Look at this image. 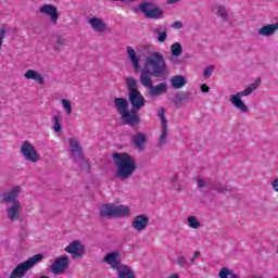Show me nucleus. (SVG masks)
<instances>
[{"instance_id":"obj_1","label":"nucleus","mask_w":278,"mask_h":278,"mask_svg":"<svg viewBox=\"0 0 278 278\" xmlns=\"http://www.w3.org/2000/svg\"><path fill=\"white\" fill-rule=\"evenodd\" d=\"M168 71V65H166V59L160 52H153L146 58L143 68L140 72V84L143 88H148V96L162 97L168 92V85L166 83H161L159 85H153L151 77H164Z\"/></svg>"},{"instance_id":"obj_2","label":"nucleus","mask_w":278,"mask_h":278,"mask_svg":"<svg viewBox=\"0 0 278 278\" xmlns=\"http://www.w3.org/2000/svg\"><path fill=\"white\" fill-rule=\"evenodd\" d=\"M113 164L115 166V177L119 181L131 179L138 166L134 156L125 152H115L112 154Z\"/></svg>"},{"instance_id":"obj_3","label":"nucleus","mask_w":278,"mask_h":278,"mask_svg":"<svg viewBox=\"0 0 278 278\" xmlns=\"http://www.w3.org/2000/svg\"><path fill=\"white\" fill-rule=\"evenodd\" d=\"M114 108L122 118L123 125H129L132 129H139L140 116L129 111V101L125 98H115L113 100Z\"/></svg>"},{"instance_id":"obj_4","label":"nucleus","mask_w":278,"mask_h":278,"mask_svg":"<svg viewBox=\"0 0 278 278\" xmlns=\"http://www.w3.org/2000/svg\"><path fill=\"white\" fill-rule=\"evenodd\" d=\"M126 86L128 88V101L132 108L131 112L136 114V112H140L147 105V100L138 90V81L134 77L126 78Z\"/></svg>"},{"instance_id":"obj_5","label":"nucleus","mask_w":278,"mask_h":278,"mask_svg":"<svg viewBox=\"0 0 278 278\" xmlns=\"http://www.w3.org/2000/svg\"><path fill=\"white\" fill-rule=\"evenodd\" d=\"M70 157L75 164H78L80 170L90 173V163H88V160L84 155L81 144L75 138L70 139Z\"/></svg>"},{"instance_id":"obj_6","label":"nucleus","mask_w":278,"mask_h":278,"mask_svg":"<svg viewBox=\"0 0 278 278\" xmlns=\"http://www.w3.org/2000/svg\"><path fill=\"white\" fill-rule=\"evenodd\" d=\"M260 87V80L254 81L248 86L243 91H239L236 94L230 96V103L239 110L242 114H249V106L242 101V97H249L253 91L257 90Z\"/></svg>"},{"instance_id":"obj_7","label":"nucleus","mask_w":278,"mask_h":278,"mask_svg":"<svg viewBox=\"0 0 278 278\" xmlns=\"http://www.w3.org/2000/svg\"><path fill=\"white\" fill-rule=\"evenodd\" d=\"M99 214L101 218H125L131 214V211L129 206L106 203L101 207Z\"/></svg>"},{"instance_id":"obj_8","label":"nucleus","mask_w":278,"mask_h":278,"mask_svg":"<svg viewBox=\"0 0 278 278\" xmlns=\"http://www.w3.org/2000/svg\"><path fill=\"white\" fill-rule=\"evenodd\" d=\"M45 256L42 254H36L28 260L20 263L11 273L9 278H23L27 275L28 270H31L38 262H42Z\"/></svg>"},{"instance_id":"obj_9","label":"nucleus","mask_w":278,"mask_h":278,"mask_svg":"<svg viewBox=\"0 0 278 278\" xmlns=\"http://www.w3.org/2000/svg\"><path fill=\"white\" fill-rule=\"evenodd\" d=\"M157 116L161 119V136L159 138V149H162L168 142V121L166 119V110L160 108Z\"/></svg>"},{"instance_id":"obj_10","label":"nucleus","mask_w":278,"mask_h":278,"mask_svg":"<svg viewBox=\"0 0 278 278\" xmlns=\"http://www.w3.org/2000/svg\"><path fill=\"white\" fill-rule=\"evenodd\" d=\"M139 10L147 18H152V21L164 18V10L160 9V7H153L150 3L143 2L139 4Z\"/></svg>"},{"instance_id":"obj_11","label":"nucleus","mask_w":278,"mask_h":278,"mask_svg":"<svg viewBox=\"0 0 278 278\" xmlns=\"http://www.w3.org/2000/svg\"><path fill=\"white\" fill-rule=\"evenodd\" d=\"M21 153L25 160H27V162H31L33 164H36V162L39 160L36 148H34V146L30 144L27 140L23 142L21 147Z\"/></svg>"},{"instance_id":"obj_12","label":"nucleus","mask_w":278,"mask_h":278,"mask_svg":"<svg viewBox=\"0 0 278 278\" xmlns=\"http://www.w3.org/2000/svg\"><path fill=\"white\" fill-rule=\"evenodd\" d=\"M66 253L72 254V260H81L86 255V249L79 241H72L66 248Z\"/></svg>"},{"instance_id":"obj_13","label":"nucleus","mask_w":278,"mask_h":278,"mask_svg":"<svg viewBox=\"0 0 278 278\" xmlns=\"http://www.w3.org/2000/svg\"><path fill=\"white\" fill-rule=\"evenodd\" d=\"M68 256L63 255L54 260L53 264L51 265V273L53 275H63L68 268Z\"/></svg>"},{"instance_id":"obj_14","label":"nucleus","mask_w":278,"mask_h":278,"mask_svg":"<svg viewBox=\"0 0 278 278\" xmlns=\"http://www.w3.org/2000/svg\"><path fill=\"white\" fill-rule=\"evenodd\" d=\"M103 262L109 264L113 270H118V268L125 266V264L122 263L121 253L116 251L106 254Z\"/></svg>"},{"instance_id":"obj_15","label":"nucleus","mask_w":278,"mask_h":278,"mask_svg":"<svg viewBox=\"0 0 278 278\" xmlns=\"http://www.w3.org/2000/svg\"><path fill=\"white\" fill-rule=\"evenodd\" d=\"M39 12L40 14L50 16L52 25H58L60 13L58 12V8H55L53 4H43L40 7Z\"/></svg>"},{"instance_id":"obj_16","label":"nucleus","mask_w":278,"mask_h":278,"mask_svg":"<svg viewBox=\"0 0 278 278\" xmlns=\"http://www.w3.org/2000/svg\"><path fill=\"white\" fill-rule=\"evenodd\" d=\"M23 190L21 189V186H16L10 191L4 192L2 194V200L4 201V203H12V205H16V203H20L18 194H21Z\"/></svg>"},{"instance_id":"obj_17","label":"nucleus","mask_w":278,"mask_h":278,"mask_svg":"<svg viewBox=\"0 0 278 278\" xmlns=\"http://www.w3.org/2000/svg\"><path fill=\"white\" fill-rule=\"evenodd\" d=\"M132 227L135 231H144V229L149 227V216L144 214L135 216L132 220Z\"/></svg>"},{"instance_id":"obj_18","label":"nucleus","mask_w":278,"mask_h":278,"mask_svg":"<svg viewBox=\"0 0 278 278\" xmlns=\"http://www.w3.org/2000/svg\"><path fill=\"white\" fill-rule=\"evenodd\" d=\"M88 23L98 34H105V31L110 29L108 24H105L101 17H91Z\"/></svg>"},{"instance_id":"obj_19","label":"nucleus","mask_w":278,"mask_h":278,"mask_svg":"<svg viewBox=\"0 0 278 278\" xmlns=\"http://www.w3.org/2000/svg\"><path fill=\"white\" fill-rule=\"evenodd\" d=\"M278 30V23H274V24H267L262 26L258 29V36H263L264 38H270L271 36H275V34H277Z\"/></svg>"},{"instance_id":"obj_20","label":"nucleus","mask_w":278,"mask_h":278,"mask_svg":"<svg viewBox=\"0 0 278 278\" xmlns=\"http://www.w3.org/2000/svg\"><path fill=\"white\" fill-rule=\"evenodd\" d=\"M147 135L144 132H137L132 136V144L138 151H144V144L148 142Z\"/></svg>"},{"instance_id":"obj_21","label":"nucleus","mask_w":278,"mask_h":278,"mask_svg":"<svg viewBox=\"0 0 278 278\" xmlns=\"http://www.w3.org/2000/svg\"><path fill=\"white\" fill-rule=\"evenodd\" d=\"M7 214L9 220H18L21 218V202L12 204V206L7 207Z\"/></svg>"},{"instance_id":"obj_22","label":"nucleus","mask_w":278,"mask_h":278,"mask_svg":"<svg viewBox=\"0 0 278 278\" xmlns=\"http://www.w3.org/2000/svg\"><path fill=\"white\" fill-rule=\"evenodd\" d=\"M126 51L128 53V58L134 66L135 73H138L140 71V59L138 55H136V50L131 46H128L126 48Z\"/></svg>"},{"instance_id":"obj_23","label":"nucleus","mask_w":278,"mask_h":278,"mask_svg":"<svg viewBox=\"0 0 278 278\" xmlns=\"http://www.w3.org/2000/svg\"><path fill=\"white\" fill-rule=\"evenodd\" d=\"M169 83L175 90H181L188 84V79L184 75H176L169 79Z\"/></svg>"},{"instance_id":"obj_24","label":"nucleus","mask_w":278,"mask_h":278,"mask_svg":"<svg viewBox=\"0 0 278 278\" xmlns=\"http://www.w3.org/2000/svg\"><path fill=\"white\" fill-rule=\"evenodd\" d=\"M117 278H136V271L127 265H123L117 270Z\"/></svg>"},{"instance_id":"obj_25","label":"nucleus","mask_w":278,"mask_h":278,"mask_svg":"<svg viewBox=\"0 0 278 278\" xmlns=\"http://www.w3.org/2000/svg\"><path fill=\"white\" fill-rule=\"evenodd\" d=\"M24 77L26 79H34V81H37L40 86L45 84V77L40 75V73L34 71V70H28L25 72Z\"/></svg>"},{"instance_id":"obj_26","label":"nucleus","mask_w":278,"mask_h":278,"mask_svg":"<svg viewBox=\"0 0 278 278\" xmlns=\"http://www.w3.org/2000/svg\"><path fill=\"white\" fill-rule=\"evenodd\" d=\"M152 33H154L157 36L159 42H166V39L168 38V27H156L152 29Z\"/></svg>"},{"instance_id":"obj_27","label":"nucleus","mask_w":278,"mask_h":278,"mask_svg":"<svg viewBox=\"0 0 278 278\" xmlns=\"http://www.w3.org/2000/svg\"><path fill=\"white\" fill-rule=\"evenodd\" d=\"M173 101L174 103H176V105H181V103L190 101V92L188 91L178 92L174 96Z\"/></svg>"},{"instance_id":"obj_28","label":"nucleus","mask_w":278,"mask_h":278,"mask_svg":"<svg viewBox=\"0 0 278 278\" xmlns=\"http://www.w3.org/2000/svg\"><path fill=\"white\" fill-rule=\"evenodd\" d=\"M214 12L217 16L222 17V21L224 23H227V21H229V13H227V9L225 8V5H217Z\"/></svg>"},{"instance_id":"obj_29","label":"nucleus","mask_w":278,"mask_h":278,"mask_svg":"<svg viewBox=\"0 0 278 278\" xmlns=\"http://www.w3.org/2000/svg\"><path fill=\"white\" fill-rule=\"evenodd\" d=\"M170 51H172L170 60L173 61V58H179V55L184 53V48L181 47V43L176 42L170 46Z\"/></svg>"},{"instance_id":"obj_30","label":"nucleus","mask_w":278,"mask_h":278,"mask_svg":"<svg viewBox=\"0 0 278 278\" xmlns=\"http://www.w3.org/2000/svg\"><path fill=\"white\" fill-rule=\"evenodd\" d=\"M213 188L214 190L220 192L222 194H231V188H229V186H224L220 182H215Z\"/></svg>"},{"instance_id":"obj_31","label":"nucleus","mask_w":278,"mask_h":278,"mask_svg":"<svg viewBox=\"0 0 278 278\" xmlns=\"http://www.w3.org/2000/svg\"><path fill=\"white\" fill-rule=\"evenodd\" d=\"M187 223L191 229H199L201 227V222L195 216L187 217Z\"/></svg>"},{"instance_id":"obj_32","label":"nucleus","mask_w":278,"mask_h":278,"mask_svg":"<svg viewBox=\"0 0 278 278\" xmlns=\"http://www.w3.org/2000/svg\"><path fill=\"white\" fill-rule=\"evenodd\" d=\"M239 278L238 275L231 273V270L227 267H223L219 271V278Z\"/></svg>"},{"instance_id":"obj_33","label":"nucleus","mask_w":278,"mask_h":278,"mask_svg":"<svg viewBox=\"0 0 278 278\" xmlns=\"http://www.w3.org/2000/svg\"><path fill=\"white\" fill-rule=\"evenodd\" d=\"M61 103L63 110L66 112L68 116H71V114H73V104H71V102L66 99H61Z\"/></svg>"},{"instance_id":"obj_34","label":"nucleus","mask_w":278,"mask_h":278,"mask_svg":"<svg viewBox=\"0 0 278 278\" xmlns=\"http://www.w3.org/2000/svg\"><path fill=\"white\" fill-rule=\"evenodd\" d=\"M67 40L62 37H58V40L54 43V51H62V47L66 46Z\"/></svg>"},{"instance_id":"obj_35","label":"nucleus","mask_w":278,"mask_h":278,"mask_svg":"<svg viewBox=\"0 0 278 278\" xmlns=\"http://www.w3.org/2000/svg\"><path fill=\"white\" fill-rule=\"evenodd\" d=\"M176 264L181 268H186L189 266L188 258L185 255H180L176 258Z\"/></svg>"},{"instance_id":"obj_36","label":"nucleus","mask_w":278,"mask_h":278,"mask_svg":"<svg viewBox=\"0 0 278 278\" xmlns=\"http://www.w3.org/2000/svg\"><path fill=\"white\" fill-rule=\"evenodd\" d=\"M52 128H53V131H55L56 134H60V131H62V124H60V119L58 115L54 116V124Z\"/></svg>"},{"instance_id":"obj_37","label":"nucleus","mask_w":278,"mask_h":278,"mask_svg":"<svg viewBox=\"0 0 278 278\" xmlns=\"http://www.w3.org/2000/svg\"><path fill=\"white\" fill-rule=\"evenodd\" d=\"M214 73V65H208L204 68L203 75L204 77H212V74Z\"/></svg>"},{"instance_id":"obj_38","label":"nucleus","mask_w":278,"mask_h":278,"mask_svg":"<svg viewBox=\"0 0 278 278\" xmlns=\"http://www.w3.org/2000/svg\"><path fill=\"white\" fill-rule=\"evenodd\" d=\"M197 186H198V190H203V188H205V186H207V182L205 181V179L198 177Z\"/></svg>"},{"instance_id":"obj_39","label":"nucleus","mask_w":278,"mask_h":278,"mask_svg":"<svg viewBox=\"0 0 278 278\" xmlns=\"http://www.w3.org/2000/svg\"><path fill=\"white\" fill-rule=\"evenodd\" d=\"M8 34V30L5 28H0V49L3 47V38H5V35Z\"/></svg>"},{"instance_id":"obj_40","label":"nucleus","mask_w":278,"mask_h":278,"mask_svg":"<svg viewBox=\"0 0 278 278\" xmlns=\"http://www.w3.org/2000/svg\"><path fill=\"white\" fill-rule=\"evenodd\" d=\"M182 27H184V23H181L180 21L174 22L172 24L173 29H181Z\"/></svg>"},{"instance_id":"obj_41","label":"nucleus","mask_w":278,"mask_h":278,"mask_svg":"<svg viewBox=\"0 0 278 278\" xmlns=\"http://www.w3.org/2000/svg\"><path fill=\"white\" fill-rule=\"evenodd\" d=\"M200 90L201 92H205V93L210 92V88L207 87L206 84L201 85Z\"/></svg>"},{"instance_id":"obj_42","label":"nucleus","mask_w":278,"mask_h":278,"mask_svg":"<svg viewBox=\"0 0 278 278\" xmlns=\"http://www.w3.org/2000/svg\"><path fill=\"white\" fill-rule=\"evenodd\" d=\"M173 187L177 192H181V185L179 182L174 184Z\"/></svg>"},{"instance_id":"obj_43","label":"nucleus","mask_w":278,"mask_h":278,"mask_svg":"<svg viewBox=\"0 0 278 278\" xmlns=\"http://www.w3.org/2000/svg\"><path fill=\"white\" fill-rule=\"evenodd\" d=\"M274 190L278 192V178L273 181Z\"/></svg>"},{"instance_id":"obj_44","label":"nucleus","mask_w":278,"mask_h":278,"mask_svg":"<svg viewBox=\"0 0 278 278\" xmlns=\"http://www.w3.org/2000/svg\"><path fill=\"white\" fill-rule=\"evenodd\" d=\"M178 179H179V177H177V175H174V176L172 177V184H173V186H175V184H177Z\"/></svg>"},{"instance_id":"obj_45","label":"nucleus","mask_w":278,"mask_h":278,"mask_svg":"<svg viewBox=\"0 0 278 278\" xmlns=\"http://www.w3.org/2000/svg\"><path fill=\"white\" fill-rule=\"evenodd\" d=\"M179 0H167L168 5H173V3H177Z\"/></svg>"},{"instance_id":"obj_46","label":"nucleus","mask_w":278,"mask_h":278,"mask_svg":"<svg viewBox=\"0 0 278 278\" xmlns=\"http://www.w3.org/2000/svg\"><path fill=\"white\" fill-rule=\"evenodd\" d=\"M194 260H197V258H194V256L192 258H190L189 266H192L194 264Z\"/></svg>"},{"instance_id":"obj_47","label":"nucleus","mask_w":278,"mask_h":278,"mask_svg":"<svg viewBox=\"0 0 278 278\" xmlns=\"http://www.w3.org/2000/svg\"><path fill=\"white\" fill-rule=\"evenodd\" d=\"M199 255H201V252L197 251V252H194L193 257L197 258V257H199Z\"/></svg>"},{"instance_id":"obj_48","label":"nucleus","mask_w":278,"mask_h":278,"mask_svg":"<svg viewBox=\"0 0 278 278\" xmlns=\"http://www.w3.org/2000/svg\"><path fill=\"white\" fill-rule=\"evenodd\" d=\"M169 278H179V275L173 274V275L169 276Z\"/></svg>"},{"instance_id":"obj_49","label":"nucleus","mask_w":278,"mask_h":278,"mask_svg":"<svg viewBox=\"0 0 278 278\" xmlns=\"http://www.w3.org/2000/svg\"><path fill=\"white\" fill-rule=\"evenodd\" d=\"M251 278H262V277H258V276H252Z\"/></svg>"}]
</instances>
